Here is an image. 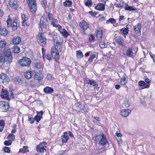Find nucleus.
Here are the masks:
<instances>
[{
  "label": "nucleus",
  "instance_id": "obj_11",
  "mask_svg": "<svg viewBox=\"0 0 155 155\" xmlns=\"http://www.w3.org/2000/svg\"><path fill=\"white\" fill-rule=\"evenodd\" d=\"M0 108L3 111L8 110L9 108V104L6 102H0Z\"/></svg>",
  "mask_w": 155,
  "mask_h": 155
},
{
  "label": "nucleus",
  "instance_id": "obj_64",
  "mask_svg": "<svg viewBox=\"0 0 155 155\" xmlns=\"http://www.w3.org/2000/svg\"><path fill=\"white\" fill-rule=\"evenodd\" d=\"M60 155H68V154L66 151H64Z\"/></svg>",
  "mask_w": 155,
  "mask_h": 155
},
{
  "label": "nucleus",
  "instance_id": "obj_47",
  "mask_svg": "<svg viewBox=\"0 0 155 155\" xmlns=\"http://www.w3.org/2000/svg\"><path fill=\"white\" fill-rule=\"evenodd\" d=\"M129 105L130 104L127 101H125L123 104V108H127L129 106Z\"/></svg>",
  "mask_w": 155,
  "mask_h": 155
},
{
  "label": "nucleus",
  "instance_id": "obj_26",
  "mask_svg": "<svg viewBox=\"0 0 155 155\" xmlns=\"http://www.w3.org/2000/svg\"><path fill=\"white\" fill-rule=\"evenodd\" d=\"M44 91L46 94H51L53 93L54 89L51 87L48 86L44 88Z\"/></svg>",
  "mask_w": 155,
  "mask_h": 155
},
{
  "label": "nucleus",
  "instance_id": "obj_5",
  "mask_svg": "<svg viewBox=\"0 0 155 155\" xmlns=\"http://www.w3.org/2000/svg\"><path fill=\"white\" fill-rule=\"evenodd\" d=\"M54 39V46L57 47V48L58 49L59 51L62 50V46L63 45V41L61 38L60 37L58 36L56 37V38Z\"/></svg>",
  "mask_w": 155,
  "mask_h": 155
},
{
  "label": "nucleus",
  "instance_id": "obj_22",
  "mask_svg": "<svg viewBox=\"0 0 155 155\" xmlns=\"http://www.w3.org/2000/svg\"><path fill=\"white\" fill-rule=\"evenodd\" d=\"M126 54L127 56L132 57L134 54L133 48L131 47H129L128 49L126 50Z\"/></svg>",
  "mask_w": 155,
  "mask_h": 155
},
{
  "label": "nucleus",
  "instance_id": "obj_42",
  "mask_svg": "<svg viewBox=\"0 0 155 155\" xmlns=\"http://www.w3.org/2000/svg\"><path fill=\"white\" fill-rule=\"evenodd\" d=\"M117 43L121 46H124V45L123 42V40L121 38H117Z\"/></svg>",
  "mask_w": 155,
  "mask_h": 155
},
{
  "label": "nucleus",
  "instance_id": "obj_53",
  "mask_svg": "<svg viewBox=\"0 0 155 155\" xmlns=\"http://www.w3.org/2000/svg\"><path fill=\"white\" fill-rule=\"evenodd\" d=\"M46 78L48 80H51L53 78H54L51 74H47V76L46 77Z\"/></svg>",
  "mask_w": 155,
  "mask_h": 155
},
{
  "label": "nucleus",
  "instance_id": "obj_16",
  "mask_svg": "<svg viewBox=\"0 0 155 155\" xmlns=\"http://www.w3.org/2000/svg\"><path fill=\"white\" fill-rule=\"evenodd\" d=\"M134 30L136 34H140L141 25L140 23H138L136 25L134 26Z\"/></svg>",
  "mask_w": 155,
  "mask_h": 155
},
{
  "label": "nucleus",
  "instance_id": "obj_24",
  "mask_svg": "<svg viewBox=\"0 0 155 155\" xmlns=\"http://www.w3.org/2000/svg\"><path fill=\"white\" fill-rule=\"evenodd\" d=\"M95 8L98 10L103 11L105 9V5L103 4L99 3L95 7Z\"/></svg>",
  "mask_w": 155,
  "mask_h": 155
},
{
  "label": "nucleus",
  "instance_id": "obj_48",
  "mask_svg": "<svg viewBox=\"0 0 155 155\" xmlns=\"http://www.w3.org/2000/svg\"><path fill=\"white\" fill-rule=\"evenodd\" d=\"M123 30V33L124 35V37H125V35H127L128 33V30L127 28H124L123 29V28L121 30L122 31Z\"/></svg>",
  "mask_w": 155,
  "mask_h": 155
},
{
  "label": "nucleus",
  "instance_id": "obj_58",
  "mask_svg": "<svg viewBox=\"0 0 155 155\" xmlns=\"http://www.w3.org/2000/svg\"><path fill=\"white\" fill-rule=\"evenodd\" d=\"M43 114V112L42 111L40 112H38L37 115L41 118Z\"/></svg>",
  "mask_w": 155,
  "mask_h": 155
},
{
  "label": "nucleus",
  "instance_id": "obj_40",
  "mask_svg": "<svg viewBox=\"0 0 155 155\" xmlns=\"http://www.w3.org/2000/svg\"><path fill=\"white\" fill-rule=\"evenodd\" d=\"M116 22V21L115 19L113 18H110L107 21L106 23L107 24H109L110 23L113 24L115 23Z\"/></svg>",
  "mask_w": 155,
  "mask_h": 155
},
{
  "label": "nucleus",
  "instance_id": "obj_27",
  "mask_svg": "<svg viewBox=\"0 0 155 155\" xmlns=\"http://www.w3.org/2000/svg\"><path fill=\"white\" fill-rule=\"evenodd\" d=\"M17 22L18 20L17 19L14 20L12 24V29L13 31H15L17 29Z\"/></svg>",
  "mask_w": 155,
  "mask_h": 155
},
{
  "label": "nucleus",
  "instance_id": "obj_57",
  "mask_svg": "<svg viewBox=\"0 0 155 155\" xmlns=\"http://www.w3.org/2000/svg\"><path fill=\"white\" fill-rule=\"evenodd\" d=\"M0 126L4 128L5 126V122L3 120H0Z\"/></svg>",
  "mask_w": 155,
  "mask_h": 155
},
{
  "label": "nucleus",
  "instance_id": "obj_44",
  "mask_svg": "<svg viewBox=\"0 0 155 155\" xmlns=\"http://www.w3.org/2000/svg\"><path fill=\"white\" fill-rule=\"evenodd\" d=\"M6 139H10L12 141L14 140L15 139V136L13 134H10L8 135Z\"/></svg>",
  "mask_w": 155,
  "mask_h": 155
},
{
  "label": "nucleus",
  "instance_id": "obj_15",
  "mask_svg": "<svg viewBox=\"0 0 155 155\" xmlns=\"http://www.w3.org/2000/svg\"><path fill=\"white\" fill-rule=\"evenodd\" d=\"M130 109H123L121 111V115L123 117H126L131 112Z\"/></svg>",
  "mask_w": 155,
  "mask_h": 155
},
{
  "label": "nucleus",
  "instance_id": "obj_38",
  "mask_svg": "<svg viewBox=\"0 0 155 155\" xmlns=\"http://www.w3.org/2000/svg\"><path fill=\"white\" fill-rule=\"evenodd\" d=\"M72 4V2L71 1H66L64 3V5L66 7H70Z\"/></svg>",
  "mask_w": 155,
  "mask_h": 155
},
{
  "label": "nucleus",
  "instance_id": "obj_36",
  "mask_svg": "<svg viewBox=\"0 0 155 155\" xmlns=\"http://www.w3.org/2000/svg\"><path fill=\"white\" fill-rule=\"evenodd\" d=\"M43 22L44 23H47L48 19L47 16L45 15H43L40 18V21Z\"/></svg>",
  "mask_w": 155,
  "mask_h": 155
},
{
  "label": "nucleus",
  "instance_id": "obj_33",
  "mask_svg": "<svg viewBox=\"0 0 155 155\" xmlns=\"http://www.w3.org/2000/svg\"><path fill=\"white\" fill-rule=\"evenodd\" d=\"M13 51L15 53L18 54L20 52V48L17 45H15L13 47Z\"/></svg>",
  "mask_w": 155,
  "mask_h": 155
},
{
  "label": "nucleus",
  "instance_id": "obj_55",
  "mask_svg": "<svg viewBox=\"0 0 155 155\" xmlns=\"http://www.w3.org/2000/svg\"><path fill=\"white\" fill-rule=\"evenodd\" d=\"M4 149L6 153H9L10 152V148L8 147H5L4 148Z\"/></svg>",
  "mask_w": 155,
  "mask_h": 155
},
{
  "label": "nucleus",
  "instance_id": "obj_63",
  "mask_svg": "<svg viewBox=\"0 0 155 155\" xmlns=\"http://www.w3.org/2000/svg\"><path fill=\"white\" fill-rule=\"evenodd\" d=\"M144 88H148L150 87V84H148V83L145 84H145H144Z\"/></svg>",
  "mask_w": 155,
  "mask_h": 155
},
{
  "label": "nucleus",
  "instance_id": "obj_49",
  "mask_svg": "<svg viewBox=\"0 0 155 155\" xmlns=\"http://www.w3.org/2000/svg\"><path fill=\"white\" fill-rule=\"evenodd\" d=\"M85 5L88 6H91L92 5L91 0H87V1L85 3Z\"/></svg>",
  "mask_w": 155,
  "mask_h": 155
},
{
  "label": "nucleus",
  "instance_id": "obj_43",
  "mask_svg": "<svg viewBox=\"0 0 155 155\" xmlns=\"http://www.w3.org/2000/svg\"><path fill=\"white\" fill-rule=\"evenodd\" d=\"M125 4L123 2H120L119 4L115 3L114 5L117 7L122 8Z\"/></svg>",
  "mask_w": 155,
  "mask_h": 155
},
{
  "label": "nucleus",
  "instance_id": "obj_9",
  "mask_svg": "<svg viewBox=\"0 0 155 155\" xmlns=\"http://www.w3.org/2000/svg\"><path fill=\"white\" fill-rule=\"evenodd\" d=\"M79 26L82 29L81 31V33L82 34H85V33L84 31L89 27V24H87L84 20H83L80 23Z\"/></svg>",
  "mask_w": 155,
  "mask_h": 155
},
{
  "label": "nucleus",
  "instance_id": "obj_46",
  "mask_svg": "<svg viewBox=\"0 0 155 155\" xmlns=\"http://www.w3.org/2000/svg\"><path fill=\"white\" fill-rule=\"evenodd\" d=\"M101 135H97L94 137H93V139L95 141H99L100 139H101Z\"/></svg>",
  "mask_w": 155,
  "mask_h": 155
},
{
  "label": "nucleus",
  "instance_id": "obj_7",
  "mask_svg": "<svg viewBox=\"0 0 155 155\" xmlns=\"http://www.w3.org/2000/svg\"><path fill=\"white\" fill-rule=\"evenodd\" d=\"M48 16V20L51 21V24L54 27H56L57 26H59V25L56 24L58 22V20L57 19L54 18L53 14L49 12L47 13Z\"/></svg>",
  "mask_w": 155,
  "mask_h": 155
},
{
  "label": "nucleus",
  "instance_id": "obj_25",
  "mask_svg": "<svg viewBox=\"0 0 155 155\" xmlns=\"http://www.w3.org/2000/svg\"><path fill=\"white\" fill-rule=\"evenodd\" d=\"M125 7L124 8L125 10L129 11H137V9L135 8L134 6H130L128 4H125Z\"/></svg>",
  "mask_w": 155,
  "mask_h": 155
},
{
  "label": "nucleus",
  "instance_id": "obj_8",
  "mask_svg": "<svg viewBox=\"0 0 155 155\" xmlns=\"http://www.w3.org/2000/svg\"><path fill=\"white\" fill-rule=\"evenodd\" d=\"M47 144L45 142H42L37 146L36 150L41 153L44 152L46 151L45 149Z\"/></svg>",
  "mask_w": 155,
  "mask_h": 155
},
{
  "label": "nucleus",
  "instance_id": "obj_17",
  "mask_svg": "<svg viewBox=\"0 0 155 155\" xmlns=\"http://www.w3.org/2000/svg\"><path fill=\"white\" fill-rule=\"evenodd\" d=\"M21 18L22 21V25L23 26H25V25L27 26H28L27 24L26 21L28 20V16L25 15L24 14H21Z\"/></svg>",
  "mask_w": 155,
  "mask_h": 155
},
{
  "label": "nucleus",
  "instance_id": "obj_2",
  "mask_svg": "<svg viewBox=\"0 0 155 155\" xmlns=\"http://www.w3.org/2000/svg\"><path fill=\"white\" fill-rule=\"evenodd\" d=\"M58 48L57 47L54 46L52 48L51 53L52 57L55 59L56 61H57L60 58V56L59 54V51L61 52L62 50L59 51Z\"/></svg>",
  "mask_w": 155,
  "mask_h": 155
},
{
  "label": "nucleus",
  "instance_id": "obj_45",
  "mask_svg": "<svg viewBox=\"0 0 155 155\" xmlns=\"http://www.w3.org/2000/svg\"><path fill=\"white\" fill-rule=\"evenodd\" d=\"M12 142V140H5L4 142V144L5 146H9L11 144Z\"/></svg>",
  "mask_w": 155,
  "mask_h": 155
},
{
  "label": "nucleus",
  "instance_id": "obj_21",
  "mask_svg": "<svg viewBox=\"0 0 155 155\" xmlns=\"http://www.w3.org/2000/svg\"><path fill=\"white\" fill-rule=\"evenodd\" d=\"M47 23H44L43 22L40 21V26L42 31L45 32L47 29Z\"/></svg>",
  "mask_w": 155,
  "mask_h": 155
},
{
  "label": "nucleus",
  "instance_id": "obj_1",
  "mask_svg": "<svg viewBox=\"0 0 155 155\" xmlns=\"http://www.w3.org/2000/svg\"><path fill=\"white\" fill-rule=\"evenodd\" d=\"M29 5L30 12L33 14L37 10V4L35 0H26Z\"/></svg>",
  "mask_w": 155,
  "mask_h": 155
},
{
  "label": "nucleus",
  "instance_id": "obj_35",
  "mask_svg": "<svg viewBox=\"0 0 155 155\" xmlns=\"http://www.w3.org/2000/svg\"><path fill=\"white\" fill-rule=\"evenodd\" d=\"M28 151V147L27 146H24L23 148L20 149L19 152L24 153H27Z\"/></svg>",
  "mask_w": 155,
  "mask_h": 155
},
{
  "label": "nucleus",
  "instance_id": "obj_59",
  "mask_svg": "<svg viewBox=\"0 0 155 155\" xmlns=\"http://www.w3.org/2000/svg\"><path fill=\"white\" fill-rule=\"evenodd\" d=\"M145 82L143 81H140L138 82V84L139 86H144V85L145 84Z\"/></svg>",
  "mask_w": 155,
  "mask_h": 155
},
{
  "label": "nucleus",
  "instance_id": "obj_37",
  "mask_svg": "<svg viewBox=\"0 0 155 155\" xmlns=\"http://www.w3.org/2000/svg\"><path fill=\"white\" fill-rule=\"evenodd\" d=\"M99 45L100 48L102 49L107 47V45L105 42L103 41H100Z\"/></svg>",
  "mask_w": 155,
  "mask_h": 155
},
{
  "label": "nucleus",
  "instance_id": "obj_30",
  "mask_svg": "<svg viewBox=\"0 0 155 155\" xmlns=\"http://www.w3.org/2000/svg\"><path fill=\"white\" fill-rule=\"evenodd\" d=\"M21 42V38L18 36L14 38L12 40V42L15 44H18Z\"/></svg>",
  "mask_w": 155,
  "mask_h": 155
},
{
  "label": "nucleus",
  "instance_id": "obj_62",
  "mask_svg": "<svg viewBox=\"0 0 155 155\" xmlns=\"http://www.w3.org/2000/svg\"><path fill=\"white\" fill-rule=\"evenodd\" d=\"M94 36L91 35L89 38V41H91L92 40H93L94 39Z\"/></svg>",
  "mask_w": 155,
  "mask_h": 155
},
{
  "label": "nucleus",
  "instance_id": "obj_52",
  "mask_svg": "<svg viewBox=\"0 0 155 155\" xmlns=\"http://www.w3.org/2000/svg\"><path fill=\"white\" fill-rule=\"evenodd\" d=\"M5 62V56L4 57L2 56H0V63H3Z\"/></svg>",
  "mask_w": 155,
  "mask_h": 155
},
{
  "label": "nucleus",
  "instance_id": "obj_4",
  "mask_svg": "<svg viewBox=\"0 0 155 155\" xmlns=\"http://www.w3.org/2000/svg\"><path fill=\"white\" fill-rule=\"evenodd\" d=\"M37 38L38 42L42 47L45 46L46 44V38L44 35L42 33L38 34Z\"/></svg>",
  "mask_w": 155,
  "mask_h": 155
},
{
  "label": "nucleus",
  "instance_id": "obj_12",
  "mask_svg": "<svg viewBox=\"0 0 155 155\" xmlns=\"http://www.w3.org/2000/svg\"><path fill=\"white\" fill-rule=\"evenodd\" d=\"M59 26H57L55 27L58 28L59 31H60V33L62 34L64 37H67V36L69 35V34L67 31L64 28H62L61 26L59 25Z\"/></svg>",
  "mask_w": 155,
  "mask_h": 155
},
{
  "label": "nucleus",
  "instance_id": "obj_23",
  "mask_svg": "<svg viewBox=\"0 0 155 155\" xmlns=\"http://www.w3.org/2000/svg\"><path fill=\"white\" fill-rule=\"evenodd\" d=\"M33 75V72L31 71H27L25 72L24 74L25 77L27 79H31Z\"/></svg>",
  "mask_w": 155,
  "mask_h": 155
},
{
  "label": "nucleus",
  "instance_id": "obj_39",
  "mask_svg": "<svg viewBox=\"0 0 155 155\" xmlns=\"http://www.w3.org/2000/svg\"><path fill=\"white\" fill-rule=\"evenodd\" d=\"M76 55L78 58H81L83 56L82 52L80 50L76 51Z\"/></svg>",
  "mask_w": 155,
  "mask_h": 155
},
{
  "label": "nucleus",
  "instance_id": "obj_28",
  "mask_svg": "<svg viewBox=\"0 0 155 155\" xmlns=\"http://www.w3.org/2000/svg\"><path fill=\"white\" fill-rule=\"evenodd\" d=\"M8 33V30L5 28H1L0 29V34L2 36H6Z\"/></svg>",
  "mask_w": 155,
  "mask_h": 155
},
{
  "label": "nucleus",
  "instance_id": "obj_3",
  "mask_svg": "<svg viewBox=\"0 0 155 155\" xmlns=\"http://www.w3.org/2000/svg\"><path fill=\"white\" fill-rule=\"evenodd\" d=\"M4 54L6 64H10L12 63V57L11 54L10 49L8 48L7 50L5 49Z\"/></svg>",
  "mask_w": 155,
  "mask_h": 155
},
{
  "label": "nucleus",
  "instance_id": "obj_31",
  "mask_svg": "<svg viewBox=\"0 0 155 155\" xmlns=\"http://www.w3.org/2000/svg\"><path fill=\"white\" fill-rule=\"evenodd\" d=\"M7 27L8 28H11L12 26V20L10 18V17L9 15L8 16V19L7 20Z\"/></svg>",
  "mask_w": 155,
  "mask_h": 155
},
{
  "label": "nucleus",
  "instance_id": "obj_50",
  "mask_svg": "<svg viewBox=\"0 0 155 155\" xmlns=\"http://www.w3.org/2000/svg\"><path fill=\"white\" fill-rule=\"evenodd\" d=\"M14 81H15L16 83H19L21 82V78H19L18 76L15 77L14 79Z\"/></svg>",
  "mask_w": 155,
  "mask_h": 155
},
{
  "label": "nucleus",
  "instance_id": "obj_51",
  "mask_svg": "<svg viewBox=\"0 0 155 155\" xmlns=\"http://www.w3.org/2000/svg\"><path fill=\"white\" fill-rule=\"evenodd\" d=\"M89 84L95 87H97L98 85L94 81L92 80L90 81Z\"/></svg>",
  "mask_w": 155,
  "mask_h": 155
},
{
  "label": "nucleus",
  "instance_id": "obj_34",
  "mask_svg": "<svg viewBox=\"0 0 155 155\" xmlns=\"http://www.w3.org/2000/svg\"><path fill=\"white\" fill-rule=\"evenodd\" d=\"M41 65L40 61H38L34 63V68L35 69H40L41 68Z\"/></svg>",
  "mask_w": 155,
  "mask_h": 155
},
{
  "label": "nucleus",
  "instance_id": "obj_18",
  "mask_svg": "<svg viewBox=\"0 0 155 155\" xmlns=\"http://www.w3.org/2000/svg\"><path fill=\"white\" fill-rule=\"evenodd\" d=\"M62 142L63 143H66L67 142L69 139L68 136V133L67 132L64 133V134L61 136Z\"/></svg>",
  "mask_w": 155,
  "mask_h": 155
},
{
  "label": "nucleus",
  "instance_id": "obj_41",
  "mask_svg": "<svg viewBox=\"0 0 155 155\" xmlns=\"http://www.w3.org/2000/svg\"><path fill=\"white\" fill-rule=\"evenodd\" d=\"M6 45V42L5 40H0V48H4Z\"/></svg>",
  "mask_w": 155,
  "mask_h": 155
},
{
  "label": "nucleus",
  "instance_id": "obj_60",
  "mask_svg": "<svg viewBox=\"0 0 155 155\" xmlns=\"http://www.w3.org/2000/svg\"><path fill=\"white\" fill-rule=\"evenodd\" d=\"M28 120L30 121L31 124H33L34 121V119L33 118L31 117H28Z\"/></svg>",
  "mask_w": 155,
  "mask_h": 155
},
{
  "label": "nucleus",
  "instance_id": "obj_6",
  "mask_svg": "<svg viewBox=\"0 0 155 155\" xmlns=\"http://www.w3.org/2000/svg\"><path fill=\"white\" fill-rule=\"evenodd\" d=\"M31 63V61L30 59L25 57H23L19 61V63L20 66L23 67L28 66Z\"/></svg>",
  "mask_w": 155,
  "mask_h": 155
},
{
  "label": "nucleus",
  "instance_id": "obj_61",
  "mask_svg": "<svg viewBox=\"0 0 155 155\" xmlns=\"http://www.w3.org/2000/svg\"><path fill=\"white\" fill-rule=\"evenodd\" d=\"M90 81L91 80L87 78H85L84 80L85 82L87 84H89Z\"/></svg>",
  "mask_w": 155,
  "mask_h": 155
},
{
  "label": "nucleus",
  "instance_id": "obj_54",
  "mask_svg": "<svg viewBox=\"0 0 155 155\" xmlns=\"http://www.w3.org/2000/svg\"><path fill=\"white\" fill-rule=\"evenodd\" d=\"M41 117H39L37 115H36L35 117V119L36 121L38 123L40 121V120H41Z\"/></svg>",
  "mask_w": 155,
  "mask_h": 155
},
{
  "label": "nucleus",
  "instance_id": "obj_56",
  "mask_svg": "<svg viewBox=\"0 0 155 155\" xmlns=\"http://www.w3.org/2000/svg\"><path fill=\"white\" fill-rule=\"evenodd\" d=\"M51 55L50 54H48L46 55V58L49 61H50L52 60Z\"/></svg>",
  "mask_w": 155,
  "mask_h": 155
},
{
  "label": "nucleus",
  "instance_id": "obj_14",
  "mask_svg": "<svg viewBox=\"0 0 155 155\" xmlns=\"http://www.w3.org/2000/svg\"><path fill=\"white\" fill-rule=\"evenodd\" d=\"M17 0H10L9 4L10 7L13 9H16L18 7Z\"/></svg>",
  "mask_w": 155,
  "mask_h": 155
},
{
  "label": "nucleus",
  "instance_id": "obj_29",
  "mask_svg": "<svg viewBox=\"0 0 155 155\" xmlns=\"http://www.w3.org/2000/svg\"><path fill=\"white\" fill-rule=\"evenodd\" d=\"M102 36V31H97L96 32V37L99 41L101 40Z\"/></svg>",
  "mask_w": 155,
  "mask_h": 155
},
{
  "label": "nucleus",
  "instance_id": "obj_10",
  "mask_svg": "<svg viewBox=\"0 0 155 155\" xmlns=\"http://www.w3.org/2000/svg\"><path fill=\"white\" fill-rule=\"evenodd\" d=\"M90 56L88 59V61L90 63L92 62L93 59L96 58V53L94 52L88 51L85 54V56L87 57Z\"/></svg>",
  "mask_w": 155,
  "mask_h": 155
},
{
  "label": "nucleus",
  "instance_id": "obj_13",
  "mask_svg": "<svg viewBox=\"0 0 155 155\" xmlns=\"http://www.w3.org/2000/svg\"><path fill=\"white\" fill-rule=\"evenodd\" d=\"M0 77L1 79L2 80V83L5 84H7L8 83L9 81V78L6 74L2 73Z\"/></svg>",
  "mask_w": 155,
  "mask_h": 155
},
{
  "label": "nucleus",
  "instance_id": "obj_19",
  "mask_svg": "<svg viewBox=\"0 0 155 155\" xmlns=\"http://www.w3.org/2000/svg\"><path fill=\"white\" fill-rule=\"evenodd\" d=\"M107 143V140L105 135L102 134L101 135V138L99 141L100 145L104 146Z\"/></svg>",
  "mask_w": 155,
  "mask_h": 155
},
{
  "label": "nucleus",
  "instance_id": "obj_20",
  "mask_svg": "<svg viewBox=\"0 0 155 155\" xmlns=\"http://www.w3.org/2000/svg\"><path fill=\"white\" fill-rule=\"evenodd\" d=\"M8 94L9 95V93L8 91L7 90H5L2 91L1 96L2 98H4L9 100V98L8 96Z\"/></svg>",
  "mask_w": 155,
  "mask_h": 155
},
{
  "label": "nucleus",
  "instance_id": "obj_32",
  "mask_svg": "<svg viewBox=\"0 0 155 155\" xmlns=\"http://www.w3.org/2000/svg\"><path fill=\"white\" fill-rule=\"evenodd\" d=\"M127 81L126 80V75H124L122 77L120 80V84L122 85H124L127 83Z\"/></svg>",
  "mask_w": 155,
  "mask_h": 155
}]
</instances>
